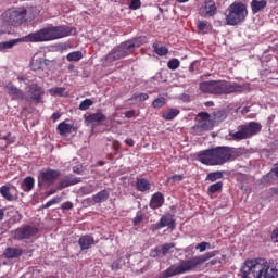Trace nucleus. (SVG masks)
<instances>
[{
  "label": "nucleus",
  "mask_w": 278,
  "mask_h": 278,
  "mask_svg": "<svg viewBox=\"0 0 278 278\" xmlns=\"http://www.w3.org/2000/svg\"><path fill=\"white\" fill-rule=\"evenodd\" d=\"M75 29L70 26H50L40 29L39 31L30 33L23 37V42H49L51 40H59V38H66L73 36Z\"/></svg>",
  "instance_id": "f257e3e1"
},
{
  "label": "nucleus",
  "mask_w": 278,
  "mask_h": 278,
  "mask_svg": "<svg viewBox=\"0 0 278 278\" xmlns=\"http://www.w3.org/2000/svg\"><path fill=\"white\" fill-rule=\"evenodd\" d=\"M243 278H277L278 270L263 258L248 260L241 269Z\"/></svg>",
  "instance_id": "f03ea898"
},
{
  "label": "nucleus",
  "mask_w": 278,
  "mask_h": 278,
  "mask_svg": "<svg viewBox=\"0 0 278 278\" xmlns=\"http://www.w3.org/2000/svg\"><path fill=\"white\" fill-rule=\"evenodd\" d=\"M216 256V251L208 252L204 256H194L187 261H181L178 264L172 265L165 271H163V277H175V275H184V273H190V270H194L197 266L200 264H204L207 260H212V257Z\"/></svg>",
  "instance_id": "7ed1b4c3"
},
{
  "label": "nucleus",
  "mask_w": 278,
  "mask_h": 278,
  "mask_svg": "<svg viewBox=\"0 0 278 278\" xmlns=\"http://www.w3.org/2000/svg\"><path fill=\"white\" fill-rule=\"evenodd\" d=\"M198 160L205 166H223V164H227L228 160H231V150L228 147L203 150L198 153Z\"/></svg>",
  "instance_id": "20e7f679"
},
{
  "label": "nucleus",
  "mask_w": 278,
  "mask_h": 278,
  "mask_svg": "<svg viewBox=\"0 0 278 278\" xmlns=\"http://www.w3.org/2000/svg\"><path fill=\"white\" fill-rule=\"evenodd\" d=\"M200 90L207 94H231L233 92H242L244 88L238 84H231L225 80H211L201 83Z\"/></svg>",
  "instance_id": "39448f33"
},
{
  "label": "nucleus",
  "mask_w": 278,
  "mask_h": 278,
  "mask_svg": "<svg viewBox=\"0 0 278 278\" xmlns=\"http://www.w3.org/2000/svg\"><path fill=\"white\" fill-rule=\"evenodd\" d=\"M249 14L247 11V4L242 2H233L226 11V23L227 25H238L242 23Z\"/></svg>",
  "instance_id": "423d86ee"
},
{
  "label": "nucleus",
  "mask_w": 278,
  "mask_h": 278,
  "mask_svg": "<svg viewBox=\"0 0 278 278\" xmlns=\"http://www.w3.org/2000/svg\"><path fill=\"white\" fill-rule=\"evenodd\" d=\"M262 131V124L250 122L248 125L239 127L237 132H232L227 138L228 140H247Z\"/></svg>",
  "instance_id": "0eeeda50"
},
{
  "label": "nucleus",
  "mask_w": 278,
  "mask_h": 278,
  "mask_svg": "<svg viewBox=\"0 0 278 278\" xmlns=\"http://www.w3.org/2000/svg\"><path fill=\"white\" fill-rule=\"evenodd\" d=\"M2 18L9 25H23L27 22V9L25 7L11 9L2 14Z\"/></svg>",
  "instance_id": "6e6552de"
},
{
  "label": "nucleus",
  "mask_w": 278,
  "mask_h": 278,
  "mask_svg": "<svg viewBox=\"0 0 278 278\" xmlns=\"http://www.w3.org/2000/svg\"><path fill=\"white\" fill-rule=\"evenodd\" d=\"M60 177V170L47 169L39 173L38 184L39 186H51L55 184V179Z\"/></svg>",
  "instance_id": "1a4fd4ad"
},
{
  "label": "nucleus",
  "mask_w": 278,
  "mask_h": 278,
  "mask_svg": "<svg viewBox=\"0 0 278 278\" xmlns=\"http://www.w3.org/2000/svg\"><path fill=\"white\" fill-rule=\"evenodd\" d=\"M26 92H27V96H26L27 101H35V103H40V100L45 96V89H42V87L36 84L29 85L26 88Z\"/></svg>",
  "instance_id": "9d476101"
},
{
  "label": "nucleus",
  "mask_w": 278,
  "mask_h": 278,
  "mask_svg": "<svg viewBox=\"0 0 278 278\" xmlns=\"http://www.w3.org/2000/svg\"><path fill=\"white\" fill-rule=\"evenodd\" d=\"M36 233H38V228L24 226L22 228H17L14 231V238L16 240H27L29 238H34V236H36Z\"/></svg>",
  "instance_id": "9b49d317"
},
{
  "label": "nucleus",
  "mask_w": 278,
  "mask_h": 278,
  "mask_svg": "<svg viewBox=\"0 0 278 278\" xmlns=\"http://www.w3.org/2000/svg\"><path fill=\"white\" fill-rule=\"evenodd\" d=\"M198 128L204 129L207 131L208 129H212L214 127V123L212 119H210V114L207 113H199L198 114Z\"/></svg>",
  "instance_id": "f8f14e48"
},
{
  "label": "nucleus",
  "mask_w": 278,
  "mask_h": 278,
  "mask_svg": "<svg viewBox=\"0 0 278 278\" xmlns=\"http://www.w3.org/2000/svg\"><path fill=\"white\" fill-rule=\"evenodd\" d=\"M218 12L214 0H206L204 7L200 9L201 16H214Z\"/></svg>",
  "instance_id": "ddd939ff"
},
{
  "label": "nucleus",
  "mask_w": 278,
  "mask_h": 278,
  "mask_svg": "<svg viewBox=\"0 0 278 278\" xmlns=\"http://www.w3.org/2000/svg\"><path fill=\"white\" fill-rule=\"evenodd\" d=\"M140 45H142V39L137 38V39L125 41L121 43L119 47L122 51H124V53L127 55L128 53H131V51H134L136 47H140Z\"/></svg>",
  "instance_id": "4468645a"
},
{
  "label": "nucleus",
  "mask_w": 278,
  "mask_h": 278,
  "mask_svg": "<svg viewBox=\"0 0 278 278\" xmlns=\"http://www.w3.org/2000/svg\"><path fill=\"white\" fill-rule=\"evenodd\" d=\"M164 227L175 229V220L173 219V216L165 215L161 217L160 222L154 225V229H164Z\"/></svg>",
  "instance_id": "2eb2a0df"
},
{
  "label": "nucleus",
  "mask_w": 278,
  "mask_h": 278,
  "mask_svg": "<svg viewBox=\"0 0 278 278\" xmlns=\"http://www.w3.org/2000/svg\"><path fill=\"white\" fill-rule=\"evenodd\" d=\"M0 194L7 201H14L16 199V187L2 186L0 188Z\"/></svg>",
  "instance_id": "dca6fc26"
},
{
  "label": "nucleus",
  "mask_w": 278,
  "mask_h": 278,
  "mask_svg": "<svg viewBox=\"0 0 278 278\" xmlns=\"http://www.w3.org/2000/svg\"><path fill=\"white\" fill-rule=\"evenodd\" d=\"M78 244L81 249V251H86L88 249H91L94 244V238L92 236L86 235L79 238Z\"/></svg>",
  "instance_id": "f3484780"
},
{
  "label": "nucleus",
  "mask_w": 278,
  "mask_h": 278,
  "mask_svg": "<svg viewBox=\"0 0 278 278\" xmlns=\"http://www.w3.org/2000/svg\"><path fill=\"white\" fill-rule=\"evenodd\" d=\"M126 55L125 51L118 46L106 55V60L108 62H114L116 60H121V58H125Z\"/></svg>",
  "instance_id": "a211bd4d"
},
{
  "label": "nucleus",
  "mask_w": 278,
  "mask_h": 278,
  "mask_svg": "<svg viewBox=\"0 0 278 278\" xmlns=\"http://www.w3.org/2000/svg\"><path fill=\"white\" fill-rule=\"evenodd\" d=\"M162 205H164V195L160 192L154 193L150 201V207L152 210H157L159 207H162Z\"/></svg>",
  "instance_id": "6ab92c4d"
},
{
  "label": "nucleus",
  "mask_w": 278,
  "mask_h": 278,
  "mask_svg": "<svg viewBox=\"0 0 278 278\" xmlns=\"http://www.w3.org/2000/svg\"><path fill=\"white\" fill-rule=\"evenodd\" d=\"M105 121V115L101 112L91 114L86 117V123H89L90 125H101Z\"/></svg>",
  "instance_id": "aec40b11"
},
{
  "label": "nucleus",
  "mask_w": 278,
  "mask_h": 278,
  "mask_svg": "<svg viewBox=\"0 0 278 278\" xmlns=\"http://www.w3.org/2000/svg\"><path fill=\"white\" fill-rule=\"evenodd\" d=\"M7 90H8V93L10 94V97H12V99H15L17 101H22V99H24V94L21 91V89L14 87V85L8 84Z\"/></svg>",
  "instance_id": "412c9836"
},
{
  "label": "nucleus",
  "mask_w": 278,
  "mask_h": 278,
  "mask_svg": "<svg viewBox=\"0 0 278 278\" xmlns=\"http://www.w3.org/2000/svg\"><path fill=\"white\" fill-rule=\"evenodd\" d=\"M45 66H47V61H45V58L36 54L31 61L33 71H41V68H45Z\"/></svg>",
  "instance_id": "4be33fe9"
},
{
  "label": "nucleus",
  "mask_w": 278,
  "mask_h": 278,
  "mask_svg": "<svg viewBox=\"0 0 278 278\" xmlns=\"http://www.w3.org/2000/svg\"><path fill=\"white\" fill-rule=\"evenodd\" d=\"M268 5V2L266 0H252L251 2V10L254 14H257L258 12H262Z\"/></svg>",
  "instance_id": "5701e85b"
},
{
  "label": "nucleus",
  "mask_w": 278,
  "mask_h": 278,
  "mask_svg": "<svg viewBox=\"0 0 278 278\" xmlns=\"http://www.w3.org/2000/svg\"><path fill=\"white\" fill-rule=\"evenodd\" d=\"M35 184H36V180L34 179V177L28 176L24 178V180L22 181L21 188L24 192H31V190H34Z\"/></svg>",
  "instance_id": "b1692460"
},
{
  "label": "nucleus",
  "mask_w": 278,
  "mask_h": 278,
  "mask_svg": "<svg viewBox=\"0 0 278 278\" xmlns=\"http://www.w3.org/2000/svg\"><path fill=\"white\" fill-rule=\"evenodd\" d=\"M23 255V251L16 248H7L4 251V257L8 260H14V257H21Z\"/></svg>",
  "instance_id": "393cba45"
},
{
  "label": "nucleus",
  "mask_w": 278,
  "mask_h": 278,
  "mask_svg": "<svg viewBox=\"0 0 278 278\" xmlns=\"http://www.w3.org/2000/svg\"><path fill=\"white\" fill-rule=\"evenodd\" d=\"M58 131L61 136H66V134H71V131H73V125L62 122L58 125Z\"/></svg>",
  "instance_id": "a878e982"
},
{
  "label": "nucleus",
  "mask_w": 278,
  "mask_h": 278,
  "mask_svg": "<svg viewBox=\"0 0 278 278\" xmlns=\"http://www.w3.org/2000/svg\"><path fill=\"white\" fill-rule=\"evenodd\" d=\"M109 198H110V192H108L106 190H102L97 194H94L92 200L94 201V203H103V201H108Z\"/></svg>",
  "instance_id": "bb28decb"
},
{
  "label": "nucleus",
  "mask_w": 278,
  "mask_h": 278,
  "mask_svg": "<svg viewBox=\"0 0 278 278\" xmlns=\"http://www.w3.org/2000/svg\"><path fill=\"white\" fill-rule=\"evenodd\" d=\"M79 181H81L79 178L66 177L60 182V188H68L75 186V184H79Z\"/></svg>",
  "instance_id": "cd10ccee"
},
{
  "label": "nucleus",
  "mask_w": 278,
  "mask_h": 278,
  "mask_svg": "<svg viewBox=\"0 0 278 278\" xmlns=\"http://www.w3.org/2000/svg\"><path fill=\"white\" fill-rule=\"evenodd\" d=\"M137 189L139 192H147V190H151V184L147 179H138Z\"/></svg>",
  "instance_id": "c85d7f7f"
},
{
  "label": "nucleus",
  "mask_w": 278,
  "mask_h": 278,
  "mask_svg": "<svg viewBox=\"0 0 278 278\" xmlns=\"http://www.w3.org/2000/svg\"><path fill=\"white\" fill-rule=\"evenodd\" d=\"M176 116H179V110L177 109H168L163 113V118L165 121H173Z\"/></svg>",
  "instance_id": "c756f323"
},
{
  "label": "nucleus",
  "mask_w": 278,
  "mask_h": 278,
  "mask_svg": "<svg viewBox=\"0 0 278 278\" xmlns=\"http://www.w3.org/2000/svg\"><path fill=\"white\" fill-rule=\"evenodd\" d=\"M84 58L81 51H74L66 55L67 62H79Z\"/></svg>",
  "instance_id": "7c9ffc66"
},
{
  "label": "nucleus",
  "mask_w": 278,
  "mask_h": 278,
  "mask_svg": "<svg viewBox=\"0 0 278 278\" xmlns=\"http://www.w3.org/2000/svg\"><path fill=\"white\" fill-rule=\"evenodd\" d=\"M48 92L51 97H64V94L66 92V88L53 87V88L49 89Z\"/></svg>",
  "instance_id": "2f4dec72"
},
{
  "label": "nucleus",
  "mask_w": 278,
  "mask_h": 278,
  "mask_svg": "<svg viewBox=\"0 0 278 278\" xmlns=\"http://www.w3.org/2000/svg\"><path fill=\"white\" fill-rule=\"evenodd\" d=\"M18 43V39H13L10 41L0 42V51H8V49H12L15 45Z\"/></svg>",
  "instance_id": "473e14b6"
},
{
  "label": "nucleus",
  "mask_w": 278,
  "mask_h": 278,
  "mask_svg": "<svg viewBox=\"0 0 278 278\" xmlns=\"http://www.w3.org/2000/svg\"><path fill=\"white\" fill-rule=\"evenodd\" d=\"M153 49L156 55H168V48L160 46L157 42L153 43Z\"/></svg>",
  "instance_id": "72a5a7b5"
},
{
  "label": "nucleus",
  "mask_w": 278,
  "mask_h": 278,
  "mask_svg": "<svg viewBox=\"0 0 278 278\" xmlns=\"http://www.w3.org/2000/svg\"><path fill=\"white\" fill-rule=\"evenodd\" d=\"M14 143V138L10 136V134L7 137H0V149H5L8 144Z\"/></svg>",
  "instance_id": "f704fd0d"
},
{
  "label": "nucleus",
  "mask_w": 278,
  "mask_h": 278,
  "mask_svg": "<svg viewBox=\"0 0 278 278\" xmlns=\"http://www.w3.org/2000/svg\"><path fill=\"white\" fill-rule=\"evenodd\" d=\"M217 179H223V172H213L206 176L207 181H217Z\"/></svg>",
  "instance_id": "c9c22d12"
},
{
  "label": "nucleus",
  "mask_w": 278,
  "mask_h": 278,
  "mask_svg": "<svg viewBox=\"0 0 278 278\" xmlns=\"http://www.w3.org/2000/svg\"><path fill=\"white\" fill-rule=\"evenodd\" d=\"M180 65H181V62L179 61V59H172L167 63V67L170 71H177V68H179Z\"/></svg>",
  "instance_id": "e433bc0d"
},
{
  "label": "nucleus",
  "mask_w": 278,
  "mask_h": 278,
  "mask_svg": "<svg viewBox=\"0 0 278 278\" xmlns=\"http://www.w3.org/2000/svg\"><path fill=\"white\" fill-rule=\"evenodd\" d=\"M220 190H223V182H216L208 187V192H211L212 194L220 192Z\"/></svg>",
  "instance_id": "4c0bfd02"
},
{
  "label": "nucleus",
  "mask_w": 278,
  "mask_h": 278,
  "mask_svg": "<svg viewBox=\"0 0 278 278\" xmlns=\"http://www.w3.org/2000/svg\"><path fill=\"white\" fill-rule=\"evenodd\" d=\"M94 102H92V100L90 99H86L84 100L80 104H79V110L81 111H86L89 110L91 108V105H93Z\"/></svg>",
  "instance_id": "58836bf2"
},
{
  "label": "nucleus",
  "mask_w": 278,
  "mask_h": 278,
  "mask_svg": "<svg viewBox=\"0 0 278 278\" xmlns=\"http://www.w3.org/2000/svg\"><path fill=\"white\" fill-rule=\"evenodd\" d=\"M131 99H135V101H147V99H149V94L147 93H137V94H134V97Z\"/></svg>",
  "instance_id": "ea45409f"
},
{
  "label": "nucleus",
  "mask_w": 278,
  "mask_h": 278,
  "mask_svg": "<svg viewBox=\"0 0 278 278\" xmlns=\"http://www.w3.org/2000/svg\"><path fill=\"white\" fill-rule=\"evenodd\" d=\"M60 201H62V198L60 197H56V198H53L52 200L48 201L43 207L47 208V207H51V205H55L58 203H60Z\"/></svg>",
  "instance_id": "a19ab883"
},
{
  "label": "nucleus",
  "mask_w": 278,
  "mask_h": 278,
  "mask_svg": "<svg viewBox=\"0 0 278 278\" xmlns=\"http://www.w3.org/2000/svg\"><path fill=\"white\" fill-rule=\"evenodd\" d=\"M197 27L199 31H202L203 34H207V23L205 22H198Z\"/></svg>",
  "instance_id": "79ce46f5"
},
{
  "label": "nucleus",
  "mask_w": 278,
  "mask_h": 278,
  "mask_svg": "<svg viewBox=\"0 0 278 278\" xmlns=\"http://www.w3.org/2000/svg\"><path fill=\"white\" fill-rule=\"evenodd\" d=\"M166 103V100L164 98H157L153 101L152 105L153 108H162Z\"/></svg>",
  "instance_id": "37998d69"
},
{
  "label": "nucleus",
  "mask_w": 278,
  "mask_h": 278,
  "mask_svg": "<svg viewBox=\"0 0 278 278\" xmlns=\"http://www.w3.org/2000/svg\"><path fill=\"white\" fill-rule=\"evenodd\" d=\"M142 220H144V215H142V213H137V215L134 219L135 227H138V225H140V223H142Z\"/></svg>",
  "instance_id": "c03bdc74"
},
{
  "label": "nucleus",
  "mask_w": 278,
  "mask_h": 278,
  "mask_svg": "<svg viewBox=\"0 0 278 278\" xmlns=\"http://www.w3.org/2000/svg\"><path fill=\"white\" fill-rule=\"evenodd\" d=\"M211 244L207 242H201L199 243L195 249L200 250V253H203L206 249H210Z\"/></svg>",
  "instance_id": "a18cd8bd"
},
{
  "label": "nucleus",
  "mask_w": 278,
  "mask_h": 278,
  "mask_svg": "<svg viewBox=\"0 0 278 278\" xmlns=\"http://www.w3.org/2000/svg\"><path fill=\"white\" fill-rule=\"evenodd\" d=\"M175 244L174 243H167L162 245V253L163 255H166V253H168L170 251V249H174Z\"/></svg>",
  "instance_id": "49530a36"
},
{
  "label": "nucleus",
  "mask_w": 278,
  "mask_h": 278,
  "mask_svg": "<svg viewBox=\"0 0 278 278\" xmlns=\"http://www.w3.org/2000/svg\"><path fill=\"white\" fill-rule=\"evenodd\" d=\"M170 181H184V176L182 175H174L169 178H167V184H170Z\"/></svg>",
  "instance_id": "de8ad7c7"
},
{
  "label": "nucleus",
  "mask_w": 278,
  "mask_h": 278,
  "mask_svg": "<svg viewBox=\"0 0 278 278\" xmlns=\"http://www.w3.org/2000/svg\"><path fill=\"white\" fill-rule=\"evenodd\" d=\"M140 5H141L140 0H131L129 8L130 10H138Z\"/></svg>",
  "instance_id": "09e8293b"
},
{
  "label": "nucleus",
  "mask_w": 278,
  "mask_h": 278,
  "mask_svg": "<svg viewBox=\"0 0 278 278\" xmlns=\"http://www.w3.org/2000/svg\"><path fill=\"white\" fill-rule=\"evenodd\" d=\"M271 240H273V242H278V228L273 230Z\"/></svg>",
  "instance_id": "8fccbe9b"
},
{
  "label": "nucleus",
  "mask_w": 278,
  "mask_h": 278,
  "mask_svg": "<svg viewBox=\"0 0 278 278\" xmlns=\"http://www.w3.org/2000/svg\"><path fill=\"white\" fill-rule=\"evenodd\" d=\"M125 116L126 118H134V116H136V111H126Z\"/></svg>",
  "instance_id": "3c124183"
},
{
  "label": "nucleus",
  "mask_w": 278,
  "mask_h": 278,
  "mask_svg": "<svg viewBox=\"0 0 278 278\" xmlns=\"http://www.w3.org/2000/svg\"><path fill=\"white\" fill-rule=\"evenodd\" d=\"M125 143L128 144V147H134L135 144L134 139H126Z\"/></svg>",
  "instance_id": "603ef678"
},
{
  "label": "nucleus",
  "mask_w": 278,
  "mask_h": 278,
  "mask_svg": "<svg viewBox=\"0 0 278 278\" xmlns=\"http://www.w3.org/2000/svg\"><path fill=\"white\" fill-rule=\"evenodd\" d=\"M52 121L55 123V121H60V113H54L52 115Z\"/></svg>",
  "instance_id": "864d4df0"
},
{
  "label": "nucleus",
  "mask_w": 278,
  "mask_h": 278,
  "mask_svg": "<svg viewBox=\"0 0 278 278\" xmlns=\"http://www.w3.org/2000/svg\"><path fill=\"white\" fill-rule=\"evenodd\" d=\"M4 216H5V208H0V220H3Z\"/></svg>",
  "instance_id": "5fc2aeb1"
},
{
  "label": "nucleus",
  "mask_w": 278,
  "mask_h": 278,
  "mask_svg": "<svg viewBox=\"0 0 278 278\" xmlns=\"http://www.w3.org/2000/svg\"><path fill=\"white\" fill-rule=\"evenodd\" d=\"M55 192H58V190L51 189V190L48 191L46 194H47V197H51V194H55Z\"/></svg>",
  "instance_id": "6e6d98bb"
},
{
  "label": "nucleus",
  "mask_w": 278,
  "mask_h": 278,
  "mask_svg": "<svg viewBox=\"0 0 278 278\" xmlns=\"http://www.w3.org/2000/svg\"><path fill=\"white\" fill-rule=\"evenodd\" d=\"M112 269H113V270H118V263H116V262L113 263V264H112Z\"/></svg>",
  "instance_id": "4d7b16f0"
},
{
  "label": "nucleus",
  "mask_w": 278,
  "mask_h": 278,
  "mask_svg": "<svg viewBox=\"0 0 278 278\" xmlns=\"http://www.w3.org/2000/svg\"><path fill=\"white\" fill-rule=\"evenodd\" d=\"M211 264L212 266H214V264H220V260H212Z\"/></svg>",
  "instance_id": "13d9d810"
},
{
  "label": "nucleus",
  "mask_w": 278,
  "mask_h": 278,
  "mask_svg": "<svg viewBox=\"0 0 278 278\" xmlns=\"http://www.w3.org/2000/svg\"><path fill=\"white\" fill-rule=\"evenodd\" d=\"M273 173H275L276 177H278V167L274 168Z\"/></svg>",
  "instance_id": "bf43d9fd"
},
{
  "label": "nucleus",
  "mask_w": 278,
  "mask_h": 278,
  "mask_svg": "<svg viewBox=\"0 0 278 278\" xmlns=\"http://www.w3.org/2000/svg\"><path fill=\"white\" fill-rule=\"evenodd\" d=\"M212 105H214V102H206L207 108H212Z\"/></svg>",
  "instance_id": "052dcab7"
},
{
  "label": "nucleus",
  "mask_w": 278,
  "mask_h": 278,
  "mask_svg": "<svg viewBox=\"0 0 278 278\" xmlns=\"http://www.w3.org/2000/svg\"><path fill=\"white\" fill-rule=\"evenodd\" d=\"M71 207H73V204L68 203V204L65 206V210H71Z\"/></svg>",
  "instance_id": "680f3d73"
},
{
  "label": "nucleus",
  "mask_w": 278,
  "mask_h": 278,
  "mask_svg": "<svg viewBox=\"0 0 278 278\" xmlns=\"http://www.w3.org/2000/svg\"><path fill=\"white\" fill-rule=\"evenodd\" d=\"M189 0H177L178 3H187Z\"/></svg>",
  "instance_id": "e2e57ef3"
},
{
  "label": "nucleus",
  "mask_w": 278,
  "mask_h": 278,
  "mask_svg": "<svg viewBox=\"0 0 278 278\" xmlns=\"http://www.w3.org/2000/svg\"><path fill=\"white\" fill-rule=\"evenodd\" d=\"M73 170H74V173H78V172H79V168L74 167Z\"/></svg>",
  "instance_id": "0e129e2a"
},
{
  "label": "nucleus",
  "mask_w": 278,
  "mask_h": 278,
  "mask_svg": "<svg viewBox=\"0 0 278 278\" xmlns=\"http://www.w3.org/2000/svg\"><path fill=\"white\" fill-rule=\"evenodd\" d=\"M3 34H4V33L0 30V36H3Z\"/></svg>",
  "instance_id": "69168bd1"
}]
</instances>
